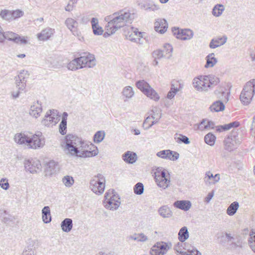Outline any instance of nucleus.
<instances>
[{"instance_id": "603ef678", "label": "nucleus", "mask_w": 255, "mask_h": 255, "mask_svg": "<svg viewBox=\"0 0 255 255\" xmlns=\"http://www.w3.org/2000/svg\"><path fill=\"white\" fill-rule=\"evenodd\" d=\"M152 56L154 59H160L163 57L167 58V55L163 53V51L161 50L158 49L154 51L152 53Z\"/></svg>"}, {"instance_id": "7ed1b4c3", "label": "nucleus", "mask_w": 255, "mask_h": 255, "mask_svg": "<svg viewBox=\"0 0 255 255\" xmlns=\"http://www.w3.org/2000/svg\"><path fill=\"white\" fill-rule=\"evenodd\" d=\"M133 19V14L128 11H120L107 16L105 20L108 22L107 32L109 35L113 34L118 29L124 27L127 23H131Z\"/></svg>"}, {"instance_id": "c9c22d12", "label": "nucleus", "mask_w": 255, "mask_h": 255, "mask_svg": "<svg viewBox=\"0 0 255 255\" xmlns=\"http://www.w3.org/2000/svg\"><path fill=\"white\" fill-rule=\"evenodd\" d=\"M189 238V232L186 227H183L178 233V239L181 242H184Z\"/></svg>"}, {"instance_id": "72a5a7b5", "label": "nucleus", "mask_w": 255, "mask_h": 255, "mask_svg": "<svg viewBox=\"0 0 255 255\" xmlns=\"http://www.w3.org/2000/svg\"><path fill=\"white\" fill-rule=\"evenodd\" d=\"M239 208V204L238 202L235 201L232 203L227 209V214L230 216L234 215Z\"/></svg>"}, {"instance_id": "f704fd0d", "label": "nucleus", "mask_w": 255, "mask_h": 255, "mask_svg": "<svg viewBox=\"0 0 255 255\" xmlns=\"http://www.w3.org/2000/svg\"><path fill=\"white\" fill-rule=\"evenodd\" d=\"M214 123L212 121L207 120H203L199 126V128L200 130L210 129L213 128Z\"/></svg>"}, {"instance_id": "ddd939ff", "label": "nucleus", "mask_w": 255, "mask_h": 255, "mask_svg": "<svg viewBox=\"0 0 255 255\" xmlns=\"http://www.w3.org/2000/svg\"><path fill=\"white\" fill-rule=\"evenodd\" d=\"M135 85L146 96H158L156 91L144 80L136 81Z\"/></svg>"}, {"instance_id": "5701e85b", "label": "nucleus", "mask_w": 255, "mask_h": 255, "mask_svg": "<svg viewBox=\"0 0 255 255\" xmlns=\"http://www.w3.org/2000/svg\"><path fill=\"white\" fill-rule=\"evenodd\" d=\"M150 116L153 120L151 124L146 128V129H148L154 124H156L161 117V111L160 109L154 108L151 111Z\"/></svg>"}, {"instance_id": "37998d69", "label": "nucleus", "mask_w": 255, "mask_h": 255, "mask_svg": "<svg viewBox=\"0 0 255 255\" xmlns=\"http://www.w3.org/2000/svg\"><path fill=\"white\" fill-rule=\"evenodd\" d=\"M161 51H163V53L167 55V58H170L172 56L173 47L171 44L166 43L164 45L163 49Z\"/></svg>"}, {"instance_id": "49530a36", "label": "nucleus", "mask_w": 255, "mask_h": 255, "mask_svg": "<svg viewBox=\"0 0 255 255\" xmlns=\"http://www.w3.org/2000/svg\"><path fill=\"white\" fill-rule=\"evenodd\" d=\"M0 15L1 18L7 21L12 20L11 11L8 10H2Z\"/></svg>"}, {"instance_id": "dca6fc26", "label": "nucleus", "mask_w": 255, "mask_h": 255, "mask_svg": "<svg viewBox=\"0 0 255 255\" xmlns=\"http://www.w3.org/2000/svg\"><path fill=\"white\" fill-rule=\"evenodd\" d=\"M42 112V104L39 101L33 102L30 106L29 114L33 118L37 119Z\"/></svg>"}, {"instance_id": "9b49d317", "label": "nucleus", "mask_w": 255, "mask_h": 255, "mask_svg": "<svg viewBox=\"0 0 255 255\" xmlns=\"http://www.w3.org/2000/svg\"><path fill=\"white\" fill-rule=\"evenodd\" d=\"M172 248V244L170 242H157L150 249L151 255H165Z\"/></svg>"}, {"instance_id": "bb28decb", "label": "nucleus", "mask_w": 255, "mask_h": 255, "mask_svg": "<svg viewBox=\"0 0 255 255\" xmlns=\"http://www.w3.org/2000/svg\"><path fill=\"white\" fill-rule=\"evenodd\" d=\"M122 156L123 159L128 163H133L137 160L136 153L130 151H128Z\"/></svg>"}, {"instance_id": "c85d7f7f", "label": "nucleus", "mask_w": 255, "mask_h": 255, "mask_svg": "<svg viewBox=\"0 0 255 255\" xmlns=\"http://www.w3.org/2000/svg\"><path fill=\"white\" fill-rule=\"evenodd\" d=\"M62 230L66 233L70 232L73 228V221L71 219L66 218L61 223Z\"/></svg>"}, {"instance_id": "774afa93", "label": "nucleus", "mask_w": 255, "mask_h": 255, "mask_svg": "<svg viewBox=\"0 0 255 255\" xmlns=\"http://www.w3.org/2000/svg\"><path fill=\"white\" fill-rule=\"evenodd\" d=\"M183 255H201V254L197 250L193 249L191 251H188V252H185Z\"/></svg>"}, {"instance_id": "393cba45", "label": "nucleus", "mask_w": 255, "mask_h": 255, "mask_svg": "<svg viewBox=\"0 0 255 255\" xmlns=\"http://www.w3.org/2000/svg\"><path fill=\"white\" fill-rule=\"evenodd\" d=\"M54 32V29L47 27L42 30L40 33L37 34V38L39 40H47L53 34Z\"/></svg>"}, {"instance_id": "a19ab883", "label": "nucleus", "mask_w": 255, "mask_h": 255, "mask_svg": "<svg viewBox=\"0 0 255 255\" xmlns=\"http://www.w3.org/2000/svg\"><path fill=\"white\" fill-rule=\"evenodd\" d=\"M62 181L63 184L68 188L72 187L74 183V179L69 175L64 176L62 179Z\"/></svg>"}, {"instance_id": "2eb2a0df", "label": "nucleus", "mask_w": 255, "mask_h": 255, "mask_svg": "<svg viewBox=\"0 0 255 255\" xmlns=\"http://www.w3.org/2000/svg\"><path fill=\"white\" fill-rule=\"evenodd\" d=\"M24 167L27 171L34 174L41 170V164L39 160L34 158L25 161Z\"/></svg>"}, {"instance_id": "c03bdc74", "label": "nucleus", "mask_w": 255, "mask_h": 255, "mask_svg": "<svg viewBox=\"0 0 255 255\" xmlns=\"http://www.w3.org/2000/svg\"><path fill=\"white\" fill-rule=\"evenodd\" d=\"M179 156V155L177 152L167 149V156L166 159L175 161L178 159Z\"/></svg>"}, {"instance_id": "f03ea898", "label": "nucleus", "mask_w": 255, "mask_h": 255, "mask_svg": "<svg viewBox=\"0 0 255 255\" xmlns=\"http://www.w3.org/2000/svg\"><path fill=\"white\" fill-rule=\"evenodd\" d=\"M13 140L16 143L28 149H41L45 144V137L40 131H37L35 133L30 132L16 133Z\"/></svg>"}, {"instance_id": "20e7f679", "label": "nucleus", "mask_w": 255, "mask_h": 255, "mask_svg": "<svg viewBox=\"0 0 255 255\" xmlns=\"http://www.w3.org/2000/svg\"><path fill=\"white\" fill-rule=\"evenodd\" d=\"M95 65L94 55L89 53L71 60L67 64L66 67L69 70L76 71L86 66L92 68Z\"/></svg>"}, {"instance_id": "f8f14e48", "label": "nucleus", "mask_w": 255, "mask_h": 255, "mask_svg": "<svg viewBox=\"0 0 255 255\" xmlns=\"http://www.w3.org/2000/svg\"><path fill=\"white\" fill-rule=\"evenodd\" d=\"M192 84L196 90L200 92H206L211 89L205 75L194 78Z\"/></svg>"}, {"instance_id": "423d86ee", "label": "nucleus", "mask_w": 255, "mask_h": 255, "mask_svg": "<svg viewBox=\"0 0 255 255\" xmlns=\"http://www.w3.org/2000/svg\"><path fill=\"white\" fill-rule=\"evenodd\" d=\"M105 179L101 174L94 176L90 183V188L97 195L103 193L105 188Z\"/></svg>"}, {"instance_id": "aec40b11", "label": "nucleus", "mask_w": 255, "mask_h": 255, "mask_svg": "<svg viewBox=\"0 0 255 255\" xmlns=\"http://www.w3.org/2000/svg\"><path fill=\"white\" fill-rule=\"evenodd\" d=\"M220 179V175L219 174H216L213 175L210 171H208L205 173L204 181L206 185L209 186L212 184H215L219 181Z\"/></svg>"}, {"instance_id": "4d7b16f0", "label": "nucleus", "mask_w": 255, "mask_h": 255, "mask_svg": "<svg viewBox=\"0 0 255 255\" xmlns=\"http://www.w3.org/2000/svg\"><path fill=\"white\" fill-rule=\"evenodd\" d=\"M134 94L133 89L130 86L126 87L123 91V96H133Z\"/></svg>"}, {"instance_id": "1a4fd4ad", "label": "nucleus", "mask_w": 255, "mask_h": 255, "mask_svg": "<svg viewBox=\"0 0 255 255\" xmlns=\"http://www.w3.org/2000/svg\"><path fill=\"white\" fill-rule=\"evenodd\" d=\"M155 182L160 188L165 189L169 186L170 180L166 176V173L164 170L162 168H158L155 172Z\"/></svg>"}, {"instance_id": "9d476101", "label": "nucleus", "mask_w": 255, "mask_h": 255, "mask_svg": "<svg viewBox=\"0 0 255 255\" xmlns=\"http://www.w3.org/2000/svg\"><path fill=\"white\" fill-rule=\"evenodd\" d=\"M124 32L127 39L132 42L140 43V38L143 37V33L138 31L137 28L128 26L124 28Z\"/></svg>"}, {"instance_id": "ea45409f", "label": "nucleus", "mask_w": 255, "mask_h": 255, "mask_svg": "<svg viewBox=\"0 0 255 255\" xmlns=\"http://www.w3.org/2000/svg\"><path fill=\"white\" fill-rule=\"evenodd\" d=\"M17 34L12 32H2V35L4 37L2 39V42L4 41L5 39H6L9 41H12L14 42H15V41H16L18 39H17Z\"/></svg>"}, {"instance_id": "79ce46f5", "label": "nucleus", "mask_w": 255, "mask_h": 255, "mask_svg": "<svg viewBox=\"0 0 255 255\" xmlns=\"http://www.w3.org/2000/svg\"><path fill=\"white\" fill-rule=\"evenodd\" d=\"M105 136V132L104 131L100 130L96 132L94 136V141L95 143L102 142Z\"/></svg>"}, {"instance_id": "4468645a", "label": "nucleus", "mask_w": 255, "mask_h": 255, "mask_svg": "<svg viewBox=\"0 0 255 255\" xmlns=\"http://www.w3.org/2000/svg\"><path fill=\"white\" fill-rule=\"evenodd\" d=\"M172 32L178 39L182 40L191 39L193 36V32L190 29H180L179 28H172Z\"/></svg>"}, {"instance_id": "b1692460", "label": "nucleus", "mask_w": 255, "mask_h": 255, "mask_svg": "<svg viewBox=\"0 0 255 255\" xmlns=\"http://www.w3.org/2000/svg\"><path fill=\"white\" fill-rule=\"evenodd\" d=\"M59 169V165L57 162L54 160H51L46 165L45 172L46 175H51L55 173Z\"/></svg>"}, {"instance_id": "e433bc0d", "label": "nucleus", "mask_w": 255, "mask_h": 255, "mask_svg": "<svg viewBox=\"0 0 255 255\" xmlns=\"http://www.w3.org/2000/svg\"><path fill=\"white\" fill-rule=\"evenodd\" d=\"M225 10V7L222 4H217L215 5L212 9V14L216 16H220Z\"/></svg>"}, {"instance_id": "f257e3e1", "label": "nucleus", "mask_w": 255, "mask_h": 255, "mask_svg": "<svg viewBox=\"0 0 255 255\" xmlns=\"http://www.w3.org/2000/svg\"><path fill=\"white\" fill-rule=\"evenodd\" d=\"M64 151L68 155L80 157H91L97 155L98 149L97 147L90 151L88 144L81 138L73 134H68L65 136L64 143Z\"/></svg>"}, {"instance_id": "6ab92c4d", "label": "nucleus", "mask_w": 255, "mask_h": 255, "mask_svg": "<svg viewBox=\"0 0 255 255\" xmlns=\"http://www.w3.org/2000/svg\"><path fill=\"white\" fill-rule=\"evenodd\" d=\"M184 86L183 83L181 81L173 80L171 82V88L166 96H175L177 94L180 93Z\"/></svg>"}, {"instance_id": "5fc2aeb1", "label": "nucleus", "mask_w": 255, "mask_h": 255, "mask_svg": "<svg viewBox=\"0 0 255 255\" xmlns=\"http://www.w3.org/2000/svg\"><path fill=\"white\" fill-rule=\"evenodd\" d=\"M160 9V6L158 4H155L153 1H148V6L147 10L156 11Z\"/></svg>"}, {"instance_id": "7c9ffc66", "label": "nucleus", "mask_w": 255, "mask_h": 255, "mask_svg": "<svg viewBox=\"0 0 255 255\" xmlns=\"http://www.w3.org/2000/svg\"><path fill=\"white\" fill-rule=\"evenodd\" d=\"M42 218L44 223H49L51 221L50 210L48 206H45L42 210Z\"/></svg>"}, {"instance_id": "09e8293b", "label": "nucleus", "mask_w": 255, "mask_h": 255, "mask_svg": "<svg viewBox=\"0 0 255 255\" xmlns=\"http://www.w3.org/2000/svg\"><path fill=\"white\" fill-rule=\"evenodd\" d=\"M229 244L232 248L241 247V241L239 237L233 235V239L230 241Z\"/></svg>"}, {"instance_id": "4be33fe9", "label": "nucleus", "mask_w": 255, "mask_h": 255, "mask_svg": "<svg viewBox=\"0 0 255 255\" xmlns=\"http://www.w3.org/2000/svg\"><path fill=\"white\" fill-rule=\"evenodd\" d=\"M227 37L224 35L222 37H218L213 38L209 44L210 48L215 49L225 44L227 41Z\"/></svg>"}, {"instance_id": "8fccbe9b", "label": "nucleus", "mask_w": 255, "mask_h": 255, "mask_svg": "<svg viewBox=\"0 0 255 255\" xmlns=\"http://www.w3.org/2000/svg\"><path fill=\"white\" fill-rule=\"evenodd\" d=\"M248 244L252 250L255 253V232L250 233Z\"/></svg>"}, {"instance_id": "0e129e2a", "label": "nucleus", "mask_w": 255, "mask_h": 255, "mask_svg": "<svg viewBox=\"0 0 255 255\" xmlns=\"http://www.w3.org/2000/svg\"><path fill=\"white\" fill-rule=\"evenodd\" d=\"M137 242H144L148 240V238L143 233L137 234Z\"/></svg>"}, {"instance_id": "6e6552de", "label": "nucleus", "mask_w": 255, "mask_h": 255, "mask_svg": "<svg viewBox=\"0 0 255 255\" xmlns=\"http://www.w3.org/2000/svg\"><path fill=\"white\" fill-rule=\"evenodd\" d=\"M60 120L59 113L56 110H48L41 121L43 125L46 127H52L55 125Z\"/></svg>"}, {"instance_id": "e2e57ef3", "label": "nucleus", "mask_w": 255, "mask_h": 255, "mask_svg": "<svg viewBox=\"0 0 255 255\" xmlns=\"http://www.w3.org/2000/svg\"><path fill=\"white\" fill-rule=\"evenodd\" d=\"M233 235L231 233H226L225 235H223L222 237L225 242H228L229 244L230 241L233 239Z\"/></svg>"}, {"instance_id": "c756f323", "label": "nucleus", "mask_w": 255, "mask_h": 255, "mask_svg": "<svg viewBox=\"0 0 255 255\" xmlns=\"http://www.w3.org/2000/svg\"><path fill=\"white\" fill-rule=\"evenodd\" d=\"M159 214L164 218H170L172 216V212L167 206H163L158 209Z\"/></svg>"}, {"instance_id": "39448f33", "label": "nucleus", "mask_w": 255, "mask_h": 255, "mask_svg": "<svg viewBox=\"0 0 255 255\" xmlns=\"http://www.w3.org/2000/svg\"><path fill=\"white\" fill-rule=\"evenodd\" d=\"M104 204L107 209L112 210H116L120 206V198L113 189H110L106 192Z\"/></svg>"}, {"instance_id": "864d4df0", "label": "nucleus", "mask_w": 255, "mask_h": 255, "mask_svg": "<svg viewBox=\"0 0 255 255\" xmlns=\"http://www.w3.org/2000/svg\"><path fill=\"white\" fill-rule=\"evenodd\" d=\"M66 131L67 121H66L65 119H62L59 125V132L61 134L64 135L66 134Z\"/></svg>"}, {"instance_id": "a878e982", "label": "nucleus", "mask_w": 255, "mask_h": 255, "mask_svg": "<svg viewBox=\"0 0 255 255\" xmlns=\"http://www.w3.org/2000/svg\"><path fill=\"white\" fill-rule=\"evenodd\" d=\"M173 205L177 208L187 211L191 208L192 204L188 200H178L174 203Z\"/></svg>"}, {"instance_id": "3c124183", "label": "nucleus", "mask_w": 255, "mask_h": 255, "mask_svg": "<svg viewBox=\"0 0 255 255\" xmlns=\"http://www.w3.org/2000/svg\"><path fill=\"white\" fill-rule=\"evenodd\" d=\"M134 193L136 195H141L144 191V186L142 183L138 182L136 183L133 188Z\"/></svg>"}, {"instance_id": "bf43d9fd", "label": "nucleus", "mask_w": 255, "mask_h": 255, "mask_svg": "<svg viewBox=\"0 0 255 255\" xmlns=\"http://www.w3.org/2000/svg\"><path fill=\"white\" fill-rule=\"evenodd\" d=\"M0 186L4 190H7L9 187L8 180L6 178H2L0 180Z\"/></svg>"}, {"instance_id": "cd10ccee", "label": "nucleus", "mask_w": 255, "mask_h": 255, "mask_svg": "<svg viewBox=\"0 0 255 255\" xmlns=\"http://www.w3.org/2000/svg\"><path fill=\"white\" fill-rule=\"evenodd\" d=\"M91 24L93 33L95 35H102L103 32V30L99 25L98 19L97 18L93 17L91 20Z\"/></svg>"}, {"instance_id": "412c9836", "label": "nucleus", "mask_w": 255, "mask_h": 255, "mask_svg": "<svg viewBox=\"0 0 255 255\" xmlns=\"http://www.w3.org/2000/svg\"><path fill=\"white\" fill-rule=\"evenodd\" d=\"M168 28V23L165 19L159 18L154 23V29L161 34L164 33Z\"/></svg>"}, {"instance_id": "473e14b6", "label": "nucleus", "mask_w": 255, "mask_h": 255, "mask_svg": "<svg viewBox=\"0 0 255 255\" xmlns=\"http://www.w3.org/2000/svg\"><path fill=\"white\" fill-rule=\"evenodd\" d=\"M237 142H238L235 140V139H233L228 136L224 141L225 149L229 151L232 150L234 147L235 144Z\"/></svg>"}, {"instance_id": "6e6d98bb", "label": "nucleus", "mask_w": 255, "mask_h": 255, "mask_svg": "<svg viewBox=\"0 0 255 255\" xmlns=\"http://www.w3.org/2000/svg\"><path fill=\"white\" fill-rule=\"evenodd\" d=\"M11 13H12V20H14L16 18H18L19 17H22L24 14L23 11L20 9L12 10Z\"/></svg>"}, {"instance_id": "680f3d73", "label": "nucleus", "mask_w": 255, "mask_h": 255, "mask_svg": "<svg viewBox=\"0 0 255 255\" xmlns=\"http://www.w3.org/2000/svg\"><path fill=\"white\" fill-rule=\"evenodd\" d=\"M21 255H36V254L34 250L28 247L23 250Z\"/></svg>"}, {"instance_id": "0eeeda50", "label": "nucleus", "mask_w": 255, "mask_h": 255, "mask_svg": "<svg viewBox=\"0 0 255 255\" xmlns=\"http://www.w3.org/2000/svg\"><path fill=\"white\" fill-rule=\"evenodd\" d=\"M29 74L27 71H21L17 76L14 78L16 88L18 90L13 92L12 96H19L25 93L26 79L29 77Z\"/></svg>"}, {"instance_id": "a18cd8bd", "label": "nucleus", "mask_w": 255, "mask_h": 255, "mask_svg": "<svg viewBox=\"0 0 255 255\" xmlns=\"http://www.w3.org/2000/svg\"><path fill=\"white\" fill-rule=\"evenodd\" d=\"M216 140V136L212 133L207 134L204 137L205 142L210 145H213Z\"/></svg>"}, {"instance_id": "13d9d810", "label": "nucleus", "mask_w": 255, "mask_h": 255, "mask_svg": "<svg viewBox=\"0 0 255 255\" xmlns=\"http://www.w3.org/2000/svg\"><path fill=\"white\" fill-rule=\"evenodd\" d=\"M1 216L2 217L3 221L5 223H7L8 222L12 221L13 220V217L11 215L7 214L6 211H3L2 213H1Z\"/></svg>"}, {"instance_id": "69168bd1", "label": "nucleus", "mask_w": 255, "mask_h": 255, "mask_svg": "<svg viewBox=\"0 0 255 255\" xmlns=\"http://www.w3.org/2000/svg\"><path fill=\"white\" fill-rule=\"evenodd\" d=\"M230 129L229 124L216 127V130L219 132L228 130Z\"/></svg>"}, {"instance_id": "a211bd4d", "label": "nucleus", "mask_w": 255, "mask_h": 255, "mask_svg": "<svg viewBox=\"0 0 255 255\" xmlns=\"http://www.w3.org/2000/svg\"><path fill=\"white\" fill-rule=\"evenodd\" d=\"M64 24L74 35L77 36L79 35V32L77 30L78 22L76 19L71 17L67 18Z\"/></svg>"}, {"instance_id": "4c0bfd02", "label": "nucleus", "mask_w": 255, "mask_h": 255, "mask_svg": "<svg viewBox=\"0 0 255 255\" xmlns=\"http://www.w3.org/2000/svg\"><path fill=\"white\" fill-rule=\"evenodd\" d=\"M211 111L218 112L223 111L225 109V106L220 101L214 102L210 107Z\"/></svg>"}, {"instance_id": "2f4dec72", "label": "nucleus", "mask_w": 255, "mask_h": 255, "mask_svg": "<svg viewBox=\"0 0 255 255\" xmlns=\"http://www.w3.org/2000/svg\"><path fill=\"white\" fill-rule=\"evenodd\" d=\"M206 63L205 67H213L217 63V59L214 57V53H212L207 55L206 57Z\"/></svg>"}, {"instance_id": "052dcab7", "label": "nucleus", "mask_w": 255, "mask_h": 255, "mask_svg": "<svg viewBox=\"0 0 255 255\" xmlns=\"http://www.w3.org/2000/svg\"><path fill=\"white\" fill-rule=\"evenodd\" d=\"M242 103L245 105L249 104L252 100L253 97H239Z\"/></svg>"}, {"instance_id": "338daca9", "label": "nucleus", "mask_w": 255, "mask_h": 255, "mask_svg": "<svg viewBox=\"0 0 255 255\" xmlns=\"http://www.w3.org/2000/svg\"><path fill=\"white\" fill-rule=\"evenodd\" d=\"M156 156L161 158L166 159L167 156V149L157 152L156 153Z\"/></svg>"}, {"instance_id": "f3484780", "label": "nucleus", "mask_w": 255, "mask_h": 255, "mask_svg": "<svg viewBox=\"0 0 255 255\" xmlns=\"http://www.w3.org/2000/svg\"><path fill=\"white\" fill-rule=\"evenodd\" d=\"M255 95V79L247 82L240 96H254Z\"/></svg>"}, {"instance_id": "de8ad7c7", "label": "nucleus", "mask_w": 255, "mask_h": 255, "mask_svg": "<svg viewBox=\"0 0 255 255\" xmlns=\"http://www.w3.org/2000/svg\"><path fill=\"white\" fill-rule=\"evenodd\" d=\"M175 139L178 143L183 142L185 144H189L190 143L189 138L186 136L182 134H176Z\"/></svg>"}, {"instance_id": "58836bf2", "label": "nucleus", "mask_w": 255, "mask_h": 255, "mask_svg": "<svg viewBox=\"0 0 255 255\" xmlns=\"http://www.w3.org/2000/svg\"><path fill=\"white\" fill-rule=\"evenodd\" d=\"M211 88L217 85L220 82V79L218 77L213 75H205Z\"/></svg>"}]
</instances>
